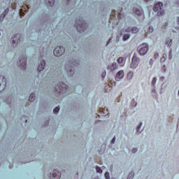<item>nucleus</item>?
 <instances>
[{"instance_id": "1", "label": "nucleus", "mask_w": 179, "mask_h": 179, "mask_svg": "<svg viewBox=\"0 0 179 179\" xmlns=\"http://www.w3.org/2000/svg\"><path fill=\"white\" fill-rule=\"evenodd\" d=\"M79 60L76 59H68V63L65 64L64 69L66 71L68 76L72 78L75 75V66H78Z\"/></svg>"}, {"instance_id": "2", "label": "nucleus", "mask_w": 179, "mask_h": 179, "mask_svg": "<svg viewBox=\"0 0 179 179\" xmlns=\"http://www.w3.org/2000/svg\"><path fill=\"white\" fill-rule=\"evenodd\" d=\"M76 27L78 33H83L89 29V24L83 20V17H78L76 19Z\"/></svg>"}, {"instance_id": "3", "label": "nucleus", "mask_w": 179, "mask_h": 179, "mask_svg": "<svg viewBox=\"0 0 179 179\" xmlns=\"http://www.w3.org/2000/svg\"><path fill=\"white\" fill-rule=\"evenodd\" d=\"M152 10L157 13L156 16L160 17V16H164V10L163 9V2L157 1L154 3Z\"/></svg>"}, {"instance_id": "4", "label": "nucleus", "mask_w": 179, "mask_h": 179, "mask_svg": "<svg viewBox=\"0 0 179 179\" xmlns=\"http://www.w3.org/2000/svg\"><path fill=\"white\" fill-rule=\"evenodd\" d=\"M55 90L57 96L64 94L66 93V92H68V85L65 84L64 82H60L57 84Z\"/></svg>"}, {"instance_id": "5", "label": "nucleus", "mask_w": 179, "mask_h": 179, "mask_svg": "<svg viewBox=\"0 0 179 179\" xmlns=\"http://www.w3.org/2000/svg\"><path fill=\"white\" fill-rule=\"evenodd\" d=\"M21 38L22 34L17 33L14 34L10 39L11 47H13V48H16V47H17V44L20 43Z\"/></svg>"}, {"instance_id": "6", "label": "nucleus", "mask_w": 179, "mask_h": 179, "mask_svg": "<svg viewBox=\"0 0 179 179\" xmlns=\"http://www.w3.org/2000/svg\"><path fill=\"white\" fill-rule=\"evenodd\" d=\"M17 65L20 69L23 71L26 70L27 66V58L24 55H22L19 57V61L17 62Z\"/></svg>"}, {"instance_id": "7", "label": "nucleus", "mask_w": 179, "mask_h": 179, "mask_svg": "<svg viewBox=\"0 0 179 179\" xmlns=\"http://www.w3.org/2000/svg\"><path fill=\"white\" fill-rule=\"evenodd\" d=\"M141 62V58L138 57L136 53H134L131 58V63L130 64L131 69L135 70L136 68H138V65Z\"/></svg>"}, {"instance_id": "8", "label": "nucleus", "mask_w": 179, "mask_h": 179, "mask_svg": "<svg viewBox=\"0 0 179 179\" xmlns=\"http://www.w3.org/2000/svg\"><path fill=\"white\" fill-rule=\"evenodd\" d=\"M55 57H61L65 54V48L62 45L57 46L54 50Z\"/></svg>"}, {"instance_id": "9", "label": "nucleus", "mask_w": 179, "mask_h": 179, "mask_svg": "<svg viewBox=\"0 0 179 179\" xmlns=\"http://www.w3.org/2000/svg\"><path fill=\"white\" fill-rule=\"evenodd\" d=\"M61 176H62V173H61V171L59 170L55 169L52 171V173H50V179H60Z\"/></svg>"}, {"instance_id": "10", "label": "nucleus", "mask_w": 179, "mask_h": 179, "mask_svg": "<svg viewBox=\"0 0 179 179\" xmlns=\"http://www.w3.org/2000/svg\"><path fill=\"white\" fill-rule=\"evenodd\" d=\"M6 87V78L3 76H0V93L5 90Z\"/></svg>"}, {"instance_id": "11", "label": "nucleus", "mask_w": 179, "mask_h": 179, "mask_svg": "<svg viewBox=\"0 0 179 179\" xmlns=\"http://www.w3.org/2000/svg\"><path fill=\"white\" fill-rule=\"evenodd\" d=\"M45 65H47L45 60L41 59L37 67L38 72H43V70L45 69Z\"/></svg>"}, {"instance_id": "12", "label": "nucleus", "mask_w": 179, "mask_h": 179, "mask_svg": "<svg viewBox=\"0 0 179 179\" xmlns=\"http://www.w3.org/2000/svg\"><path fill=\"white\" fill-rule=\"evenodd\" d=\"M47 22H48V16L45 15V17H41L40 18V23H41V27H43V29H45V27H47L45 26Z\"/></svg>"}, {"instance_id": "13", "label": "nucleus", "mask_w": 179, "mask_h": 179, "mask_svg": "<svg viewBox=\"0 0 179 179\" xmlns=\"http://www.w3.org/2000/svg\"><path fill=\"white\" fill-rule=\"evenodd\" d=\"M124 78V70H120L116 73V76L115 77V80L117 82H120V79Z\"/></svg>"}, {"instance_id": "14", "label": "nucleus", "mask_w": 179, "mask_h": 179, "mask_svg": "<svg viewBox=\"0 0 179 179\" xmlns=\"http://www.w3.org/2000/svg\"><path fill=\"white\" fill-rule=\"evenodd\" d=\"M149 50V46H144L142 47L140 50H139V54L140 55H145V54L148 53V51Z\"/></svg>"}, {"instance_id": "15", "label": "nucleus", "mask_w": 179, "mask_h": 179, "mask_svg": "<svg viewBox=\"0 0 179 179\" xmlns=\"http://www.w3.org/2000/svg\"><path fill=\"white\" fill-rule=\"evenodd\" d=\"M117 63L113 62L111 65H108L107 69L108 71H110V72H113V71H115L117 69Z\"/></svg>"}, {"instance_id": "16", "label": "nucleus", "mask_w": 179, "mask_h": 179, "mask_svg": "<svg viewBox=\"0 0 179 179\" xmlns=\"http://www.w3.org/2000/svg\"><path fill=\"white\" fill-rule=\"evenodd\" d=\"M142 125H143V123L142 122H141L136 127V134L137 135H139V134H142V131L143 130H141V128H142Z\"/></svg>"}, {"instance_id": "17", "label": "nucleus", "mask_w": 179, "mask_h": 179, "mask_svg": "<svg viewBox=\"0 0 179 179\" xmlns=\"http://www.w3.org/2000/svg\"><path fill=\"white\" fill-rule=\"evenodd\" d=\"M47 6H54L55 4V0H45Z\"/></svg>"}, {"instance_id": "18", "label": "nucleus", "mask_w": 179, "mask_h": 179, "mask_svg": "<svg viewBox=\"0 0 179 179\" xmlns=\"http://www.w3.org/2000/svg\"><path fill=\"white\" fill-rule=\"evenodd\" d=\"M133 12L137 16H142V11H141V10L139 8H134V9H133Z\"/></svg>"}, {"instance_id": "19", "label": "nucleus", "mask_w": 179, "mask_h": 179, "mask_svg": "<svg viewBox=\"0 0 179 179\" xmlns=\"http://www.w3.org/2000/svg\"><path fill=\"white\" fill-rule=\"evenodd\" d=\"M95 170H96V173H97L99 174L103 173V169H101V167H100L99 166H95Z\"/></svg>"}, {"instance_id": "20", "label": "nucleus", "mask_w": 179, "mask_h": 179, "mask_svg": "<svg viewBox=\"0 0 179 179\" xmlns=\"http://www.w3.org/2000/svg\"><path fill=\"white\" fill-rule=\"evenodd\" d=\"M29 100L31 102H33L36 100V94L34 93H32L29 95Z\"/></svg>"}, {"instance_id": "21", "label": "nucleus", "mask_w": 179, "mask_h": 179, "mask_svg": "<svg viewBox=\"0 0 179 179\" xmlns=\"http://www.w3.org/2000/svg\"><path fill=\"white\" fill-rule=\"evenodd\" d=\"M129 37H131V34H125L123 35V37H122V41H127Z\"/></svg>"}, {"instance_id": "22", "label": "nucleus", "mask_w": 179, "mask_h": 179, "mask_svg": "<svg viewBox=\"0 0 179 179\" xmlns=\"http://www.w3.org/2000/svg\"><path fill=\"white\" fill-rule=\"evenodd\" d=\"M134 177H135V172L131 171L127 176V179H134Z\"/></svg>"}, {"instance_id": "23", "label": "nucleus", "mask_w": 179, "mask_h": 179, "mask_svg": "<svg viewBox=\"0 0 179 179\" xmlns=\"http://www.w3.org/2000/svg\"><path fill=\"white\" fill-rule=\"evenodd\" d=\"M131 30L133 34H136V33H139V29H138V27H134L133 28H131Z\"/></svg>"}, {"instance_id": "24", "label": "nucleus", "mask_w": 179, "mask_h": 179, "mask_svg": "<svg viewBox=\"0 0 179 179\" xmlns=\"http://www.w3.org/2000/svg\"><path fill=\"white\" fill-rule=\"evenodd\" d=\"M132 78H134V72L129 71V72L127 73V79H128L129 80H131V79H132Z\"/></svg>"}, {"instance_id": "25", "label": "nucleus", "mask_w": 179, "mask_h": 179, "mask_svg": "<svg viewBox=\"0 0 179 179\" xmlns=\"http://www.w3.org/2000/svg\"><path fill=\"white\" fill-rule=\"evenodd\" d=\"M131 107H136L138 106V102L135 101V99H133L131 101Z\"/></svg>"}, {"instance_id": "26", "label": "nucleus", "mask_w": 179, "mask_h": 179, "mask_svg": "<svg viewBox=\"0 0 179 179\" xmlns=\"http://www.w3.org/2000/svg\"><path fill=\"white\" fill-rule=\"evenodd\" d=\"M60 107L59 106H57L53 109V114H58V113H59V110H60Z\"/></svg>"}, {"instance_id": "27", "label": "nucleus", "mask_w": 179, "mask_h": 179, "mask_svg": "<svg viewBox=\"0 0 179 179\" xmlns=\"http://www.w3.org/2000/svg\"><path fill=\"white\" fill-rule=\"evenodd\" d=\"M156 82H157V78L154 77L152 80V83L151 84L152 85V86H155V85H156Z\"/></svg>"}, {"instance_id": "28", "label": "nucleus", "mask_w": 179, "mask_h": 179, "mask_svg": "<svg viewBox=\"0 0 179 179\" xmlns=\"http://www.w3.org/2000/svg\"><path fill=\"white\" fill-rule=\"evenodd\" d=\"M6 15H5L4 14L1 13V15H0V22L2 23V22H3V20H5Z\"/></svg>"}, {"instance_id": "29", "label": "nucleus", "mask_w": 179, "mask_h": 179, "mask_svg": "<svg viewBox=\"0 0 179 179\" xmlns=\"http://www.w3.org/2000/svg\"><path fill=\"white\" fill-rule=\"evenodd\" d=\"M169 59H173V49H171L169 51Z\"/></svg>"}, {"instance_id": "30", "label": "nucleus", "mask_w": 179, "mask_h": 179, "mask_svg": "<svg viewBox=\"0 0 179 179\" xmlns=\"http://www.w3.org/2000/svg\"><path fill=\"white\" fill-rule=\"evenodd\" d=\"M8 13H9V7H8L3 13L2 14L4 15H7Z\"/></svg>"}, {"instance_id": "31", "label": "nucleus", "mask_w": 179, "mask_h": 179, "mask_svg": "<svg viewBox=\"0 0 179 179\" xmlns=\"http://www.w3.org/2000/svg\"><path fill=\"white\" fill-rule=\"evenodd\" d=\"M101 115H102V117H106V115H107L106 114V109H101Z\"/></svg>"}, {"instance_id": "32", "label": "nucleus", "mask_w": 179, "mask_h": 179, "mask_svg": "<svg viewBox=\"0 0 179 179\" xmlns=\"http://www.w3.org/2000/svg\"><path fill=\"white\" fill-rule=\"evenodd\" d=\"M117 61L119 64H122V62H124V58L123 57H118Z\"/></svg>"}, {"instance_id": "33", "label": "nucleus", "mask_w": 179, "mask_h": 179, "mask_svg": "<svg viewBox=\"0 0 179 179\" xmlns=\"http://www.w3.org/2000/svg\"><path fill=\"white\" fill-rule=\"evenodd\" d=\"M106 75H107V72L106 71H103L101 73V78L104 80L106 78Z\"/></svg>"}, {"instance_id": "34", "label": "nucleus", "mask_w": 179, "mask_h": 179, "mask_svg": "<svg viewBox=\"0 0 179 179\" xmlns=\"http://www.w3.org/2000/svg\"><path fill=\"white\" fill-rule=\"evenodd\" d=\"M166 71H167V69L166 67V65H163L162 67V72H163V73H165Z\"/></svg>"}, {"instance_id": "35", "label": "nucleus", "mask_w": 179, "mask_h": 179, "mask_svg": "<svg viewBox=\"0 0 179 179\" xmlns=\"http://www.w3.org/2000/svg\"><path fill=\"white\" fill-rule=\"evenodd\" d=\"M115 139H116L115 136H113V138L110 141V145H114L115 143Z\"/></svg>"}, {"instance_id": "36", "label": "nucleus", "mask_w": 179, "mask_h": 179, "mask_svg": "<svg viewBox=\"0 0 179 179\" xmlns=\"http://www.w3.org/2000/svg\"><path fill=\"white\" fill-rule=\"evenodd\" d=\"M172 44H173V39H170L169 42L168 43L169 48H170L171 47Z\"/></svg>"}, {"instance_id": "37", "label": "nucleus", "mask_w": 179, "mask_h": 179, "mask_svg": "<svg viewBox=\"0 0 179 179\" xmlns=\"http://www.w3.org/2000/svg\"><path fill=\"white\" fill-rule=\"evenodd\" d=\"M50 124V120H46L44 124L43 127H48V124Z\"/></svg>"}, {"instance_id": "38", "label": "nucleus", "mask_w": 179, "mask_h": 179, "mask_svg": "<svg viewBox=\"0 0 179 179\" xmlns=\"http://www.w3.org/2000/svg\"><path fill=\"white\" fill-rule=\"evenodd\" d=\"M148 31L149 33H153L154 31L153 27H149Z\"/></svg>"}, {"instance_id": "39", "label": "nucleus", "mask_w": 179, "mask_h": 179, "mask_svg": "<svg viewBox=\"0 0 179 179\" xmlns=\"http://www.w3.org/2000/svg\"><path fill=\"white\" fill-rule=\"evenodd\" d=\"M152 96L155 97L156 96V89L152 90Z\"/></svg>"}, {"instance_id": "40", "label": "nucleus", "mask_w": 179, "mask_h": 179, "mask_svg": "<svg viewBox=\"0 0 179 179\" xmlns=\"http://www.w3.org/2000/svg\"><path fill=\"white\" fill-rule=\"evenodd\" d=\"M132 153H136L138 152V148H134L131 150Z\"/></svg>"}, {"instance_id": "41", "label": "nucleus", "mask_w": 179, "mask_h": 179, "mask_svg": "<svg viewBox=\"0 0 179 179\" xmlns=\"http://www.w3.org/2000/svg\"><path fill=\"white\" fill-rule=\"evenodd\" d=\"M111 40H113L111 38H110L107 42H106V47H107V45H108V44H110V43H111Z\"/></svg>"}, {"instance_id": "42", "label": "nucleus", "mask_w": 179, "mask_h": 179, "mask_svg": "<svg viewBox=\"0 0 179 179\" xmlns=\"http://www.w3.org/2000/svg\"><path fill=\"white\" fill-rule=\"evenodd\" d=\"M154 58L155 59H157V58H159V52H156L154 55Z\"/></svg>"}, {"instance_id": "43", "label": "nucleus", "mask_w": 179, "mask_h": 179, "mask_svg": "<svg viewBox=\"0 0 179 179\" xmlns=\"http://www.w3.org/2000/svg\"><path fill=\"white\" fill-rule=\"evenodd\" d=\"M125 31H126V33H130V31H131V28H130V27H127V28L125 29Z\"/></svg>"}, {"instance_id": "44", "label": "nucleus", "mask_w": 179, "mask_h": 179, "mask_svg": "<svg viewBox=\"0 0 179 179\" xmlns=\"http://www.w3.org/2000/svg\"><path fill=\"white\" fill-rule=\"evenodd\" d=\"M99 122H101V120H97L95 121V124H99Z\"/></svg>"}, {"instance_id": "45", "label": "nucleus", "mask_w": 179, "mask_h": 179, "mask_svg": "<svg viewBox=\"0 0 179 179\" xmlns=\"http://www.w3.org/2000/svg\"><path fill=\"white\" fill-rule=\"evenodd\" d=\"M161 62H166V58L163 60V58H161Z\"/></svg>"}, {"instance_id": "46", "label": "nucleus", "mask_w": 179, "mask_h": 179, "mask_svg": "<svg viewBox=\"0 0 179 179\" xmlns=\"http://www.w3.org/2000/svg\"><path fill=\"white\" fill-rule=\"evenodd\" d=\"M144 2H146V3H148V2H150V0H144Z\"/></svg>"}, {"instance_id": "47", "label": "nucleus", "mask_w": 179, "mask_h": 179, "mask_svg": "<svg viewBox=\"0 0 179 179\" xmlns=\"http://www.w3.org/2000/svg\"><path fill=\"white\" fill-rule=\"evenodd\" d=\"M177 24H179V17H177Z\"/></svg>"}, {"instance_id": "48", "label": "nucleus", "mask_w": 179, "mask_h": 179, "mask_svg": "<svg viewBox=\"0 0 179 179\" xmlns=\"http://www.w3.org/2000/svg\"><path fill=\"white\" fill-rule=\"evenodd\" d=\"M161 80H164V79H165V78H164V76H162V77H161Z\"/></svg>"}, {"instance_id": "49", "label": "nucleus", "mask_w": 179, "mask_h": 179, "mask_svg": "<svg viewBox=\"0 0 179 179\" xmlns=\"http://www.w3.org/2000/svg\"><path fill=\"white\" fill-rule=\"evenodd\" d=\"M71 0H67V5H69V2H71Z\"/></svg>"}, {"instance_id": "50", "label": "nucleus", "mask_w": 179, "mask_h": 179, "mask_svg": "<svg viewBox=\"0 0 179 179\" xmlns=\"http://www.w3.org/2000/svg\"><path fill=\"white\" fill-rule=\"evenodd\" d=\"M168 25H169V23L165 22L164 26L166 27V26H168Z\"/></svg>"}, {"instance_id": "51", "label": "nucleus", "mask_w": 179, "mask_h": 179, "mask_svg": "<svg viewBox=\"0 0 179 179\" xmlns=\"http://www.w3.org/2000/svg\"><path fill=\"white\" fill-rule=\"evenodd\" d=\"M169 41H166L165 44H166V45L168 44L169 45Z\"/></svg>"}, {"instance_id": "52", "label": "nucleus", "mask_w": 179, "mask_h": 179, "mask_svg": "<svg viewBox=\"0 0 179 179\" xmlns=\"http://www.w3.org/2000/svg\"><path fill=\"white\" fill-rule=\"evenodd\" d=\"M162 58H164V59H166V57L164 56V55H163Z\"/></svg>"}, {"instance_id": "53", "label": "nucleus", "mask_w": 179, "mask_h": 179, "mask_svg": "<svg viewBox=\"0 0 179 179\" xmlns=\"http://www.w3.org/2000/svg\"><path fill=\"white\" fill-rule=\"evenodd\" d=\"M41 58H43V55H41L40 59H41Z\"/></svg>"}, {"instance_id": "54", "label": "nucleus", "mask_w": 179, "mask_h": 179, "mask_svg": "<svg viewBox=\"0 0 179 179\" xmlns=\"http://www.w3.org/2000/svg\"><path fill=\"white\" fill-rule=\"evenodd\" d=\"M178 96H179V90H178Z\"/></svg>"}, {"instance_id": "55", "label": "nucleus", "mask_w": 179, "mask_h": 179, "mask_svg": "<svg viewBox=\"0 0 179 179\" xmlns=\"http://www.w3.org/2000/svg\"><path fill=\"white\" fill-rule=\"evenodd\" d=\"M27 122V120H25V123Z\"/></svg>"}, {"instance_id": "56", "label": "nucleus", "mask_w": 179, "mask_h": 179, "mask_svg": "<svg viewBox=\"0 0 179 179\" xmlns=\"http://www.w3.org/2000/svg\"><path fill=\"white\" fill-rule=\"evenodd\" d=\"M165 57H167V55H165Z\"/></svg>"}, {"instance_id": "57", "label": "nucleus", "mask_w": 179, "mask_h": 179, "mask_svg": "<svg viewBox=\"0 0 179 179\" xmlns=\"http://www.w3.org/2000/svg\"><path fill=\"white\" fill-rule=\"evenodd\" d=\"M160 94H162V91H160Z\"/></svg>"}, {"instance_id": "58", "label": "nucleus", "mask_w": 179, "mask_h": 179, "mask_svg": "<svg viewBox=\"0 0 179 179\" xmlns=\"http://www.w3.org/2000/svg\"><path fill=\"white\" fill-rule=\"evenodd\" d=\"M150 61L152 62V59H151Z\"/></svg>"}, {"instance_id": "59", "label": "nucleus", "mask_w": 179, "mask_h": 179, "mask_svg": "<svg viewBox=\"0 0 179 179\" xmlns=\"http://www.w3.org/2000/svg\"><path fill=\"white\" fill-rule=\"evenodd\" d=\"M150 61L152 62V59H151Z\"/></svg>"}, {"instance_id": "60", "label": "nucleus", "mask_w": 179, "mask_h": 179, "mask_svg": "<svg viewBox=\"0 0 179 179\" xmlns=\"http://www.w3.org/2000/svg\"><path fill=\"white\" fill-rule=\"evenodd\" d=\"M98 117H100V115H98Z\"/></svg>"}, {"instance_id": "61", "label": "nucleus", "mask_w": 179, "mask_h": 179, "mask_svg": "<svg viewBox=\"0 0 179 179\" xmlns=\"http://www.w3.org/2000/svg\"><path fill=\"white\" fill-rule=\"evenodd\" d=\"M0 36H1V32H0Z\"/></svg>"}]
</instances>
